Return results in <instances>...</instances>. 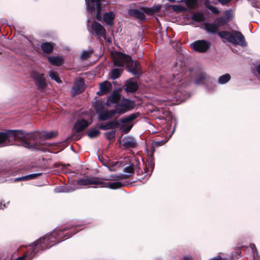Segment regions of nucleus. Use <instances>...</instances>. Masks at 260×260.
<instances>
[{"label": "nucleus", "instance_id": "obj_46", "mask_svg": "<svg viewBox=\"0 0 260 260\" xmlns=\"http://www.w3.org/2000/svg\"><path fill=\"white\" fill-rule=\"evenodd\" d=\"M43 136L45 139H50L54 136V133L53 132H50L49 133H46L43 135Z\"/></svg>", "mask_w": 260, "mask_h": 260}, {"label": "nucleus", "instance_id": "obj_5", "mask_svg": "<svg viewBox=\"0 0 260 260\" xmlns=\"http://www.w3.org/2000/svg\"><path fill=\"white\" fill-rule=\"evenodd\" d=\"M182 80V73H175L174 69L172 76L161 78L159 84L161 87L168 88L167 91L170 93H175L176 96L174 98H178L179 97V86L181 84Z\"/></svg>", "mask_w": 260, "mask_h": 260}, {"label": "nucleus", "instance_id": "obj_42", "mask_svg": "<svg viewBox=\"0 0 260 260\" xmlns=\"http://www.w3.org/2000/svg\"><path fill=\"white\" fill-rule=\"evenodd\" d=\"M123 172L125 173H127V175H130L134 172V168L130 165L124 168Z\"/></svg>", "mask_w": 260, "mask_h": 260}, {"label": "nucleus", "instance_id": "obj_24", "mask_svg": "<svg viewBox=\"0 0 260 260\" xmlns=\"http://www.w3.org/2000/svg\"><path fill=\"white\" fill-rule=\"evenodd\" d=\"M141 9L144 12V13L151 15L159 12L160 6L156 5L151 8L141 7Z\"/></svg>", "mask_w": 260, "mask_h": 260}, {"label": "nucleus", "instance_id": "obj_9", "mask_svg": "<svg viewBox=\"0 0 260 260\" xmlns=\"http://www.w3.org/2000/svg\"><path fill=\"white\" fill-rule=\"evenodd\" d=\"M185 5L179 4L173 6V10L177 12H185L190 9H195L198 6V1H184Z\"/></svg>", "mask_w": 260, "mask_h": 260}, {"label": "nucleus", "instance_id": "obj_14", "mask_svg": "<svg viewBox=\"0 0 260 260\" xmlns=\"http://www.w3.org/2000/svg\"><path fill=\"white\" fill-rule=\"evenodd\" d=\"M122 145L125 148H135L137 145V142L132 136L124 137L122 140Z\"/></svg>", "mask_w": 260, "mask_h": 260}, {"label": "nucleus", "instance_id": "obj_49", "mask_svg": "<svg viewBox=\"0 0 260 260\" xmlns=\"http://www.w3.org/2000/svg\"><path fill=\"white\" fill-rule=\"evenodd\" d=\"M25 181V178L24 176L21 177H18L14 179V181Z\"/></svg>", "mask_w": 260, "mask_h": 260}, {"label": "nucleus", "instance_id": "obj_27", "mask_svg": "<svg viewBox=\"0 0 260 260\" xmlns=\"http://www.w3.org/2000/svg\"><path fill=\"white\" fill-rule=\"evenodd\" d=\"M54 47V44L51 42H44L41 45V48L45 53H50Z\"/></svg>", "mask_w": 260, "mask_h": 260}, {"label": "nucleus", "instance_id": "obj_16", "mask_svg": "<svg viewBox=\"0 0 260 260\" xmlns=\"http://www.w3.org/2000/svg\"><path fill=\"white\" fill-rule=\"evenodd\" d=\"M115 116L114 112L113 110L104 111L100 112L98 118L100 121H106Z\"/></svg>", "mask_w": 260, "mask_h": 260}, {"label": "nucleus", "instance_id": "obj_17", "mask_svg": "<svg viewBox=\"0 0 260 260\" xmlns=\"http://www.w3.org/2000/svg\"><path fill=\"white\" fill-rule=\"evenodd\" d=\"M138 9H130L128 11L129 15L135 17L141 20H145L146 19L144 12L140 8Z\"/></svg>", "mask_w": 260, "mask_h": 260}, {"label": "nucleus", "instance_id": "obj_38", "mask_svg": "<svg viewBox=\"0 0 260 260\" xmlns=\"http://www.w3.org/2000/svg\"><path fill=\"white\" fill-rule=\"evenodd\" d=\"M205 6L208 8L213 13L217 14L219 12L217 8L212 6L210 4V1H205Z\"/></svg>", "mask_w": 260, "mask_h": 260}, {"label": "nucleus", "instance_id": "obj_23", "mask_svg": "<svg viewBox=\"0 0 260 260\" xmlns=\"http://www.w3.org/2000/svg\"><path fill=\"white\" fill-rule=\"evenodd\" d=\"M119 124L118 121L116 120L109 122L105 124H102L99 126V128L103 130L114 129L117 127Z\"/></svg>", "mask_w": 260, "mask_h": 260}, {"label": "nucleus", "instance_id": "obj_52", "mask_svg": "<svg viewBox=\"0 0 260 260\" xmlns=\"http://www.w3.org/2000/svg\"><path fill=\"white\" fill-rule=\"evenodd\" d=\"M257 1H251V5L252 7H256V3L257 2Z\"/></svg>", "mask_w": 260, "mask_h": 260}, {"label": "nucleus", "instance_id": "obj_26", "mask_svg": "<svg viewBox=\"0 0 260 260\" xmlns=\"http://www.w3.org/2000/svg\"><path fill=\"white\" fill-rule=\"evenodd\" d=\"M138 85L136 82L127 81L126 83L125 90L127 92H134L137 90Z\"/></svg>", "mask_w": 260, "mask_h": 260}, {"label": "nucleus", "instance_id": "obj_33", "mask_svg": "<svg viewBox=\"0 0 260 260\" xmlns=\"http://www.w3.org/2000/svg\"><path fill=\"white\" fill-rule=\"evenodd\" d=\"M231 79V76L229 74H225L220 76L218 79V83L219 84H224L228 82Z\"/></svg>", "mask_w": 260, "mask_h": 260}, {"label": "nucleus", "instance_id": "obj_25", "mask_svg": "<svg viewBox=\"0 0 260 260\" xmlns=\"http://www.w3.org/2000/svg\"><path fill=\"white\" fill-rule=\"evenodd\" d=\"M49 62L52 65L59 66L63 62V59L61 56H49L48 57Z\"/></svg>", "mask_w": 260, "mask_h": 260}, {"label": "nucleus", "instance_id": "obj_8", "mask_svg": "<svg viewBox=\"0 0 260 260\" xmlns=\"http://www.w3.org/2000/svg\"><path fill=\"white\" fill-rule=\"evenodd\" d=\"M114 64L117 67H124L130 61L131 57L121 52H116L113 54Z\"/></svg>", "mask_w": 260, "mask_h": 260}, {"label": "nucleus", "instance_id": "obj_2", "mask_svg": "<svg viewBox=\"0 0 260 260\" xmlns=\"http://www.w3.org/2000/svg\"><path fill=\"white\" fill-rule=\"evenodd\" d=\"M218 28L215 22L214 23L206 22L204 24V28L210 34L217 32L218 35L221 39H225L234 45H240L243 47L246 46L244 37L240 32L236 30L218 31Z\"/></svg>", "mask_w": 260, "mask_h": 260}, {"label": "nucleus", "instance_id": "obj_22", "mask_svg": "<svg viewBox=\"0 0 260 260\" xmlns=\"http://www.w3.org/2000/svg\"><path fill=\"white\" fill-rule=\"evenodd\" d=\"M115 18V15L112 11L109 13H105L102 17L103 21L105 22L107 25H112L113 24V20Z\"/></svg>", "mask_w": 260, "mask_h": 260}, {"label": "nucleus", "instance_id": "obj_31", "mask_svg": "<svg viewBox=\"0 0 260 260\" xmlns=\"http://www.w3.org/2000/svg\"><path fill=\"white\" fill-rule=\"evenodd\" d=\"M124 105H122L120 103L115 106V109L113 110L114 112L115 115L116 114H121L126 112L127 111L125 110Z\"/></svg>", "mask_w": 260, "mask_h": 260}, {"label": "nucleus", "instance_id": "obj_58", "mask_svg": "<svg viewBox=\"0 0 260 260\" xmlns=\"http://www.w3.org/2000/svg\"><path fill=\"white\" fill-rule=\"evenodd\" d=\"M107 41L108 42H109V43H111V40H110V39H107Z\"/></svg>", "mask_w": 260, "mask_h": 260}, {"label": "nucleus", "instance_id": "obj_32", "mask_svg": "<svg viewBox=\"0 0 260 260\" xmlns=\"http://www.w3.org/2000/svg\"><path fill=\"white\" fill-rule=\"evenodd\" d=\"M192 20L198 22H202L205 19L204 15L200 13H194L191 16Z\"/></svg>", "mask_w": 260, "mask_h": 260}, {"label": "nucleus", "instance_id": "obj_53", "mask_svg": "<svg viewBox=\"0 0 260 260\" xmlns=\"http://www.w3.org/2000/svg\"><path fill=\"white\" fill-rule=\"evenodd\" d=\"M256 71L258 72V73L260 75V64L257 66Z\"/></svg>", "mask_w": 260, "mask_h": 260}, {"label": "nucleus", "instance_id": "obj_10", "mask_svg": "<svg viewBox=\"0 0 260 260\" xmlns=\"http://www.w3.org/2000/svg\"><path fill=\"white\" fill-rule=\"evenodd\" d=\"M210 46V43L204 40L196 41L190 45L191 47L194 50L201 53L207 51Z\"/></svg>", "mask_w": 260, "mask_h": 260}, {"label": "nucleus", "instance_id": "obj_19", "mask_svg": "<svg viewBox=\"0 0 260 260\" xmlns=\"http://www.w3.org/2000/svg\"><path fill=\"white\" fill-rule=\"evenodd\" d=\"M112 87L111 84L107 81L102 82L100 84V90L97 92V94L102 95L107 93Z\"/></svg>", "mask_w": 260, "mask_h": 260}, {"label": "nucleus", "instance_id": "obj_7", "mask_svg": "<svg viewBox=\"0 0 260 260\" xmlns=\"http://www.w3.org/2000/svg\"><path fill=\"white\" fill-rule=\"evenodd\" d=\"M139 113H133L120 120L121 129L123 132L127 133L131 129L133 126L132 122L136 119Z\"/></svg>", "mask_w": 260, "mask_h": 260}, {"label": "nucleus", "instance_id": "obj_44", "mask_svg": "<svg viewBox=\"0 0 260 260\" xmlns=\"http://www.w3.org/2000/svg\"><path fill=\"white\" fill-rule=\"evenodd\" d=\"M105 136L107 138V139L110 140L111 139H113L114 138L115 135V131H111L109 132H107L105 133Z\"/></svg>", "mask_w": 260, "mask_h": 260}, {"label": "nucleus", "instance_id": "obj_12", "mask_svg": "<svg viewBox=\"0 0 260 260\" xmlns=\"http://www.w3.org/2000/svg\"><path fill=\"white\" fill-rule=\"evenodd\" d=\"M126 66L127 67L128 71L134 75L138 76L140 74V67L139 62L137 61L132 60L131 58L130 61L127 62Z\"/></svg>", "mask_w": 260, "mask_h": 260}, {"label": "nucleus", "instance_id": "obj_39", "mask_svg": "<svg viewBox=\"0 0 260 260\" xmlns=\"http://www.w3.org/2000/svg\"><path fill=\"white\" fill-rule=\"evenodd\" d=\"M49 75L52 80H54L56 82L60 83L61 82V80L59 78L58 74L57 72L54 71H50L49 72Z\"/></svg>", "mask_w": 260, "mask_h": 260}, {"label": "nucleus", "instance_id": "obj_41", "mask_svg": "<svg viewBox=\"0 0 260 260\" xmlns=\"http://www.w3.org/2000/svg\"><path fill=\"white\" fill-rule=\"evenodd\" d=\"M41 173H34L24 176L25 181L34 179L41 175Z\"/></svg>", "mask_w": 260, "mask_h": 260}, {"label": "nucleus", "instance_id": "obj_36", "mask_svg": "<svg viewBox=\"0 0 260 260\" xmlns=\"http://www.w3.org/2000/svg\"><path fill=\"white\" fill-rule=\"evenodd\" d=\"M228 22H229V19H226L225 17H219L215 21V22L216 23L217 25H218V27L226 24Z\"/></svg>", "mask_w": 260, "mask_h": 260}, {"label": "nucleus", "instance_id": "obj_13", "mask_svg": "<svg viewBox=\"0 0 260 260\" xmlns=\"http://www.w3.org/2000/svg\"><path fill=\"white\" fill-rule=\"evenodd\" d=\"M32 77L35 80L36 86L39 88L43 89L46 86V83L43 74L38 72H34L32 74Z\"/></svg>", "mask_w": 260, "mask_h": 260}, {"label": "nucleus", "instance_id": "obj_34", "mask_svg": "<svg viewBox=\"0 0 260 260\" xmlns=\"http://www.w3.org/2000/svg\"><path fill=\"white\" fill-rule=\"evenodd\" d=\"M207 78V75L204 73H201L198 76L196 80V83L197 84H203Z\"/></svg>", "mask_w": 260, "mask_h": 260}, {"label": "nucleus", "instance_id": "obj_21", "mask_svg": "<svg viewBox=\"0 0 260 260\" xmlns=\"http://www.w3.org/2000/svg\"><path fill=\"white\" fill-rule=\"evenodd\" d=\"M104 166L106 167L109 171L114 172L117 171L118 168L122 166V163L118 161H109L106 164H104Z\"/></svg>", "mask_w": 260, "mask_h": 260}, {"label": "nucleus", "instance_id": "obj_6", "mask_svg": "<svg viewBox=\"0 0 260 260\" xmlns=\"http://www.w3.org/2000/svg\"><path fill=\"white\" fill-rule=\"evenodd\" d=\"M86 5L87 11L91 15L95 16L97 20H101V12L105 8V6L101 4V1H86Z\"/></svg>", "mask_w": 260, "mask_h": 260}, {"label": "nucleus", "instance_id": "obj_55", "mask_svg": "<svg viewBox=\"0 0 260 260\" xmlns=\"http://www.w3.org/2000/svg\"><path fill=\"white\" fill-rule=\"evenodd\" d=\"M24 257H20L17 258L15 260H24Z\"/></svg>", "mask_w": 260, "mask_h": 260}, {"label": "nucleus", "instance_id": "obj_57", "mask_svg": "<svg viewBox=\"0 0 260 260\" xmlns=\"http://www.w3.org/2000/svg\"><path fill=\"white\" fill-rule=\"evenodd\" d=\"M103 165L106 164L108 161H102Z\"/></svg>", "mask_w": 260, "mask_h": 260}, {"label": "nucleus", "instance_id": "obj_43", "mask_svg": "<svg viewBox=\"0 0 260 260\" xmlns=\"http://www.w3.org/2000/svg\"><path fill=\"white\" fill-rule=\"evenodd\" d=\"M91 52L89 51H84L81 54L82 59H86L90 56Z\"/></svg>", "mask_w": 260, "mask_h": 260}, {"label": "nucleus", "instance_id": "obj_48", "mask_svg": "<svg viewBox=\"0 0 260 260\" xmlns=\"http://www.w3.org/2000/svg\"><path fill=\"white\" fill-rule=\"evenodd\" d=\"M167 141H168V140H161V141H155L154 142V144L155 145L161 146V145H164V144H165Z\"/></svg>", "mask_w": 260, "mask_h": 260}, {"label": "nucleus", "instance_id": "obj_56", "mask_svg": "<svg viewBox=\"0 0 260 260\" xmlns=\"http://www.w3.org/2000/svg\"><path fill=\"white\" fill-rule=\"evenodd\" d=\"M2 206L4 207V208L5 207V204L2 205V204H0V209H3V208L2 207Z\"/></svg>", "mask_w": 260, "mask_h": 260}, {"label": "nucleus", "instance_id": "obj_45", "mask_svg": "<svg viewBox=\"0 0 260 260\" xmlns=\"http://www.w3.org/2000/svg\"><path fill=\"white\" fill-rule=\"evenodd\" d=\"M121 103L122 104V105H124V106L125 107V110L126 111H127L129 108V106H130V103L131 102H129V101L127 100H123L122 101V102H121Z\"/></svg>", "mask_w": 260, "mask_h": 260}, {"label": "nucleus", "instance_id": "obj_47", "mask_svg": "<svg viewBox=\"0 0 260 260\" xmlns=\"http://www.w3.org/2000/svg\"><path fill=\"white\" fill-rule=\"evenodd\" d=\"M232 11L231 10H228L225 13V16L226 17V19H229V21L232 19Z\"/></svg>", "mask_w": 260, "mask_h": 260}, {"label": "nucleus", "instance_id": "obj_50", "mask_svg": "<svg viewBox=\"0 0 260 260\" xmlns=\"http://www.w3.org/2000/svg\"><path fill=\"white\" fill-rule=\"evenodd\" d=\"M182 260H192V257L191 256L185 255L183 257Z\"/></svg>", "mask_w": 260, "mask_h": 260}, {"label": "nucleus", "instance_id": "obj_35", "mask_svg": "<svg viewBox=\"0 0 260 260\" xmlns=\"http://www.w3.org/2000/svg\"><path fill=\"white\" fill-rule=\"evenodd\" d=\"M11 175H13V172L10 171L0 173V182L7 180V178Z\"/></svg>", "mask_w": 260, "mask_h": 260}, {"label": "nucleus", "instance_id": "obj_3", "mask_svg": "<svg viewBox=\"0 0 260 260\" xmlns=\"http://www.w3.org/2000/svg\"><path fill=\"white\" fill-rule=\"evenodd\" d=\"M67 230L66 229L59 230L39 238L29 246V250L30 251L31 254L34 255L38 252V250L42 251L52 246L50 245L51 243L59 242L62 236V231Z\"/></svg>", "mask_w": 260, "mask_h": 260}, {"label": "nucleus", "instance_id": "obj_11", "mask_svg": "<svg viewBox=\"0 0 260 260\" xmlns=\"http://www.w3.org/2000/svg\"><path fill=\"white\" fill-rule=\"evenodd\" d=\"M91 32L93 35L98 37H102L105 40H106V29L99 22H93L91 26Z\"/></svg>", "mask_w": 260, "mask_h": 260}, {"label": "nucleus", "instance_id": "obj_54", "mask_svg": "<svg viewBox=\"0 0 260 260\" xmlns=\"http://www.w3.org/2000/svg\"><path fill=\"white\" fill-rule=\"evenodd\" d=\"M219 2H221V3L222 5H224L227 4L229 1H219Z\"/></svg>", "mask_w": 260, "mask_h": 260}, {"label": "nucleus", "instance_id": "obj_4", "mask_svg": "<svg viewBox=\"0 0 260 260\" xmlns=\"http://www.w3.org/2000/svg\"><path fill=\"white\" fill-rule=\"evenodd\" d=\"M10 138L21 141V145L31 149H40V146L36 139L39 133H25L22 131H8Z\"/></svg>", "mask_w": 260, "mask_h": 260}, {"label": "nucleus", "instance_id": "obj_20", "mask_svg": "<svg viewBox=\"0 0 260 260\" xmlns=\"http://www.w3.org/2000/svg\"><path fill=\"white\" fill-rule=\"evenodd\" d=\"M89 123L84 119L78 120L75 124L74 128L75 131L79 132L83 130L89 125Z\"/></svg>", "mask_w": 260, "mask_h": 260}, {"label": "nucleus", "instance_id": "obj_28", "mask_svg": "<svg viewBox=\"0 0 260 260\" xmlns=\"http://www.w3.org/2000/svg\"><path fill=\"white\" fill-rule=\"evenodd\" d=\"M10 138L8 135V131L6 133H0V147L9 145V142L7 140Z\"/></svg>", "mask_w": 260, "mask_h": 260}, {"label": "nucleus", "instance_id": "obj_15", "mask_svg": "<svg viewBox=\"0 0 260 260\" xmlns=\"http://www.w3.org/2000/svg\"><path fill=\"white\" fill-rule=\"evenodd\" d=\"M84 88L85 84L84 81L82 79L78 80L75 82L74 86L72 89V93L74 94H79L84 90Z\"/></svg>", "mask_w": 260, "mask_h": 260}, {"label": "nucleus", "instance_id": "obj_29", "mask_svg": "<svg viewBox=\"0 0 260 260\" xmlns=\"http://www.w3.org/2000/svg\"><path fill=\"white\" fill-rule=\"evenodd\" d=\"M105 105V101L101 99L96 100L94 104V108L96 113L101 112Z\"/></svg>", "mask_w": 260, "mask_h": 260}, {"label": "nucleus", "instance_id": "obj_37", "mask_svg": "<svg viewBox=\"0 0 260 260\" xmlns=\"http://www.w3.org/2000/svg\"><path fill=\"white\" fill-rule=\"evenodd\" d=\"M122 70L118 69H113L111 72V78L112 79H117L122 73Z\"/></svg>", "mask_w": 260, "mask_h": 260}, {"label": "nucleus", "instance_id": "obj_30", "mask_svg": "<svg viewBox=\"0 0 260 260\" xmlns=\"http://www.w3.org/2000/svg\"><path fill=\"white\" fill-rule=\"evenodd\" d=\"M79 187H73L72 186L69 187L68 188H63V187H56L54 189V191L56 192H72L76 189H78Z\"/></svg>", "mask_w": 260, "mask_h": 260}, {"label": "nucleus", "instance_id": "obj_1", "mask_svg": "<svg viewBox=\"0 0 260 260\" xmlns=\"http://www.w3.org/2000/svg\"><path fill=\"white\" fill-rule=\"evenodd\" d=\"M120 176L111 175L107 177L98 178L86 177L85 178L80 179L77 181H74L72 184V187H79L81 188V186H86L88 185H95L96 187L109 188L110 189H117L121 187L122 184L118 181L110 182H106V181H117L119 179Z\"/></svg>", "mask_w": 260, "mask_h": 260}, {"label": "nucleus", "instance_id": "obj_51", "mask_svg": "<svg viewBox=\"0 0 260 260\" xmlns=\"http://www.w3.org/2000/svg\"><path fill=\"white\" fill-rule=\"evenodd\" d=\"M209 260H222V257L220 256H217L216 257H213Z\"/></svg>", "mask_w": 260, "mask_h": 260}, {"label": "nucleus", "instance_id": "obj_18", "mask_svg": "<svg viewBox=\"0 0 260 260\" xmlns=\"http://www.w3.org/2000/svg\"><path fill=\"white\" fill-rule=\"evenodd\" d=\"M120 99V94L117 92H113L108 98L106 104L108 106L111 107L113 104H117Z\"/></svg>", "mask_w": 260, "mask_h": 260}, {"label": "nucleus", "instance_id": "obj_40", "mask_svg": "<svg viewBox=\"0 0 260 260\" xmlns=\"http://www.w3.org/2000/svg\"><path fill=\"white\" fill-rule=\"evenodd\" d=\"M100 133V131L97 129H91L88 132V136L91 138H95L99 136Z\"/></svg>", "mask_w": 260, "mask_h": 260}]
</instances>
